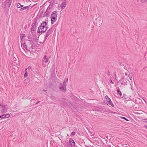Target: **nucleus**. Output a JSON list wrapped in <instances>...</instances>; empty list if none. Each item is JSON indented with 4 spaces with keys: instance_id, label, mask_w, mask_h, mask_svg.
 Returning <instances> with one entry per match:
<instances>
[{
    "instance_id": "34",
    "label": "nucleus",
    "mask_w": 147,
    "mask_h": 147,
    "mask_svg": "<svg viewBox=\"0 0 147 147\" xmlns=\"http://www.w3.org/2000/svg\"><path fill=\"white\" fill-rule=\"evenodd\" d=\"M40 102V101H39L37 102H36V103H35V104H38V103H39Z\"/></svg>"
},
{
    "instance_id": "44",
    "label": "nucleus",
    "mask_w": 147,
    "mask_h": 147,
    "mask_svg": "<svg viewBox=\"0 0 147 147\" xmlns=\"http://www.w3.org/2000/svg\"><path fill=\"white\" fill-rule=\"evenodd\" d=\"M130 74H129V76H128L130 75Z\"/></svg>"
},
{
    "instance_id": "23",
    "label": "nucleus",
    "mask_w": 147,
    "mask_h": 147,
    "mask_svg": "<svg viewBox=\"0 0 147 147\" xmlns=\"http://www.w3.org/2000/svg\"><path fill=\"white\" fill-rule=\"evenodd\" d=\"M5 118H9L10 116V115L9 114H5Z\"/></svg>"
},
{
    "instance_id": "32",
    "label": "nucleus",
    "mask_w": 147,
    "mask_h": 147,
    "mask_svg": "<svg viewBox=\"0 0 147 147\" xmlns=\"http://www.w3.org/2000/svg\"><path fill=\"white\" fill-rule=\"evenodd\" d=\"M108 96L107 95L105 96V100L107 99V98H109Z\"/></svg>"
},
{
    "instance_id": "42",
    "label": "nucleus",
    "mask_w": 147,
    "mask_h": 147,
    "mask_svg": "<svg viewBox=\"0 0 147 147\" xmlns=\"http://www.w3.org/2000/svg\"><path fill=\"white\" fill-rule=\"evenodd\" d=\"M42 90L44 91H46V90H45L44 89H43Z\"/></svg>"
},
{
    "instance_id": "26",
    "label": "nucleus",
    "mask_w": 147,
    "mask_h": 147,
    "mask_svg": "<svg viewBox=\"0 0 147 147\" xmlns=\"http://www.w3.org/2000/svg\"><path fill=\"white\" fill-rule=\"evenodd\" d=\"M56 20H54L53 19H51V23L52 24H54V22H55Z\"/></svg>"
},
{
    "instance_id": "27",
    "label": "nucleus",
    "mask_w": 147,
    "mask_h": 147,
    "mask_svg": "<svg viewBox=\"0 0 147 147\" xmlns=\"http://www.w3.org/2000/svg\"><path fill=\"white\" fill-rule=\"evenodd\" d=\"M121 118L123 119H124L125 120L127 121H129V120L127 118L124 117H121Z\"/></svg>"
},
{
    "instance_id": "46",
    "label": "nucleus",
    "mask_w": 147,
    "mask_h": 147,
    "mask_svg": "<svg viewBox=\"0 0 147 147\" xmlns=\"http://www.w3.org/2000/svg\"><path fill=\"white\" fill-rule=\"evenodd\" d=\"M67 80L68 81V79H67Z\"/></svg>"
},
{
    "instance_id": "22",
    "label": "nucleus",
    "mask_w": 147,
    "mask_h": 147,
    "mask_svg": "<svg viewBox=\"0 0 147 147\" xmlns=\"http://www.w3.org/2000/svg\"><path fill=\"white\" fill-rule=\"evenodd\" d=\"M25 36V34H22V36H21V35H20L21 39L22 40V39L23 38H24Z\"/></svg>"
},
{
    "instance_id": "30",
    "label": "nucleus",
    "mask_w": 147,
    "mask_h": 147,
    "mask_svg": "<svg viewBox=\"0 0 147 147\" xmlns=\"http://www.w3.org/2000/svg\"><path fill=\"white\" fill-rule=\"evenodd\" d=\"M75 132L73 131V132H72L71 134V136H74L75 135Z\"/></svg>"
},
{
    "instance_id": "2",
    "label": "nucleus",
    "mask_w": 147,
    "mask_h": 147,
    "mask_svg": "<svg viewBox=\"0 0 147 147\" xmlns=\"http://www.w3.org/2000/svg\"><path fill=\"white\" fill-rule=\"evenodd\" d=\"M92 19L93 23L95 25L99 26L102 23V22L101 20V18L98 15V16H97L96 14V15L93 17Z\"/></svg>"
},
{
    "instance_id": "41",
    "label": "nucleus",
    "mask_w": 147,
    "mask_h": 147,
    "mask_svg": "<svg viewBox=\"0 0 147 147\" xmlns=\"http://www.w3.org/2000/svg\"><path fill=\"white\" fill-rule=\"evenodd\" d=\"M143 100H144V101L146 102V101H145V99H144L143 98Z\"/></svg>"
},
{
    "instance_id": "33",
    "label": "nucleus",
    "mask_w": 147,
    "mask_h": 147,
    "mask_svg": "<svg viewBox=\"0 0 147 147\" xmlns=\"http://www.w3.org/2000/svg\"><path fill=\"white\" fill-rule=\"evenodd\" d=\"M129 79L130 80H132V77L131 76L130 77H129Z\"/></svg>"
},
{
    "instance_id": "5",
    "label": "nucleus",
    "mask_w": 147,
    "mask_h": 147,
    "mask_svg": "<svg viewBox=\"0 0 147 147\" xmlns=\"http://www.w3.org/2000/svg\"><path fill=\"white\" fill-rule=\"evenodd\" d=\"M49 60V58H48L46 55H45L42 60V65L44 67H45L46 65L45 64V63L48 62Z\"/></svg>"
},
{
    "instance_id": "36",
    "label": "nucleus",
    "mask_w": 147,
    "mask_h": 147,
    "mask_svg": "<svg viewBox=\"0 0 147 147\" xmlns=\"http://www.w3.org/2000/svg\"><path fill=\"white\" fill-rule=\"evenodd\" d=\"M144 127L147 129V125H144Z\"/></svg>"
},
{
    "instance_id": "38",
    "label": "nucleus",
    "mask_w": 147,
    "mask_h": 147,
    "mask_svg": "<svg viewBox=\"0 0 147 147\" xmlns=\"http://www.w3.org/2000/svg\"><path fill=\"white\" fill-rule=\"evenodd\" d=\"M125 75L126 76H128V74H127L126 72V73H125Z\"/></svg>"
},
{
    "instance_id": "4",
    "label": "nucleus",
    "mask_w": 147,
    "mask_h": 147,
    "mask_svg": "<svg viewBox=\"0 0 147 147\" xmlns=\"http://www.w3.org/2000/svg\"><path fill=\"white\" fill-rule=\"evenodd\" d=\"M12 0H6L5 2L2 4V5L4 7H5L6 6L9 7L11 3H12Z\"/></svg>"
},
{
    "instance_id": "12",
    "label": "nucleus",
    "mask_w": 147,
    "mask_h": 147,
    "mask_svg": "<svg viewBox=\"0 0 147 147\" xmlns=\"http://www.w3.org/2000/svg\"><path fill=\"white\" fill-rule=\"evenodd\" d=\"M59 88L63 92L65 91L66 90V87L63 85L60 86Z\"/></svg>"
},
{
    "instance_id": "20",
    "label": "nucleus",
    "mask_w": 147,
    "mask_h": 147,
    "mask_svg": "<svg viewBox=\"0 0 147 147\" xmlns=\"http://www.w3.org/2000/svg\"><path fill=\"white\" fill-rule=\"evenodd\" d=\"M26 69H26V70H25V74L24 75L25 77H27L28 76V73L27 71H26Z\"/></svg>"
},
{
    "instance_id": "39",
    "label": "nucleus",
    "mask_w": 147,
    "mask_h": 147,
    "mask_svg": "<svg viewBox=\"0 0 147 147\" xmlns=\"http://www.w3.org/2000/svg\"><path fill=\"white\" fill-rule=\"evenodd\" d=\"M31 98V97H29V96H28V97L27 98L29 99H30V98Z\"/></svg>"
},
{
    "instance_id": "25",
    "label": "nucleus",
    "mask_w": 147,
    "mask_h": 147,
    "mask_svg": "<svg viewBox=\"0 0 147 147\" xmlns=\"http://www.w3.org/2000/svg\"><path fill=\"white\" fill-rule=\"evenodd\" d=\"M113 79H112V78H110V82L111 83L113 84H114V83L113 81Z\"/></svg>"
},
{
    "instance_id": "18",
    "label": "nucleus",
    "mask_w": 147,
    "mask_h": 147,
    "mask_svg": "<svg viewBox=\"0 0 147 147\" xmlns=\"http://www.w3.org/2000/svg\"><path fill=\"white\" fill-rule=\"evenodd\" d=\"M23 5H21L20 3H18L17 4V7L18 8H21L22 7H23Z\"/></svg>"
},
{
    "instance_id": "9",
    "label": "nucleus",
    "mask_w": 147,
    "mask_h": 147,
    "mask_svg": "<svg viewBox=\"0 0 147 147\" xmlns=\"http://www.w3.org/2000/svg\"><path fill=\"white\" fill-rule=\"evenodd\" d=\"M120 82H121V84L123 85H127V81L124 78H122L120 80Z\"/></svg>"
},
{
    "instance_id": "7",
    "label": "nucleus",
    "mask_w": 147,
    "mask_h": 147,
    "mask_svg": "<svg viewBox=\"0 0 147 147\" xmlns=\"http://www.w3.org/2000/svg\"><path fill=\"white\" fill-rule=\"evenodd\" d=\"M57 11H55L52 13L51 16V19H53L54 20H57Z\"/></svg>"
},
{
    "instance_id": "21",
    "label": "nucleus",
    "mask_w": 147,
    "mask_h": 147,
    "mask_svg": "<svg viewBox=\"0 0 147 147\" xmlns=\"http://www.w3.org/2000/svg\"><path fill=\"white\" fill-rule=\"evenodd\" d=\"M23 46L27 50V45H26V42H24L23 44Z\"/></svg>"
},
{
    "instance_id": "3",
    "label": "nucleus",
    "mask_w": 147,
    "mask_h": 147,
    "mask_svg": "<svg viewBox=\"0 0 147 147\" xmlns=\"http://www.w3.org/2000/svg\"><path fill=\"white\" fill-rule=\"evenodd\" d=\"M38 23L37 22V20L35 19L34 20V21L32 25L31 32H34L36 31V29L38 26Z\"/></svg>"
},
{
    "instance_id": "19",
    "label": "nucleus",
    "mask_w": 147,
    "mask_h": 147,
    "mask_svg": "<svg viewBox=\"0 0 147 147\" xmlns=\"http://www.w3.org/2000/svg\"><path fill=\"white\" fill-rule=\"evenodd\" d=\"M113 75L114 76L113 77V78L114 79V78H116V72H114L113 73Z\"/></svg>"
},
{
    "instance_id": "15",
    "label": "nucleus",
    "mask_w": 147,
    "mask_h": 147,
    "mask_svg": "<svg viewBox=\"0 0 147 147\" xmlns=\"http://www.w3.org/2000/svg\"><path fill=\"white\" fill-rule=\"evenodd\" d=\"M66 6V3H63L61 5V7L63 9H64Z\"/></svg>"
},
{
    "instance_id": "29",
    "label": "nucleus",
    "mask_w": 147,
    "mask_h": 147,
    "mask_svg": "<svg viewBox=\"0 0 147 147\" xmlns=\"http://www.w3.org/2000/svg\"><path fill=\"white\" fill-rule=\"evenodd\" d=\"M66 85H67V84H66V82L65 81H64L63 82V86H64L66 87Z\"/></svg>"
},
{
    "instance_id": "13",
    "label": "nucleus",
    "mask_w": 147,
    "mask_h": 147,
    "mask_svg": "<svg viewBox=\"0 0 147 147\" xmlns=\"http://www.w3.org/2000/svg\"><path fill=\"white\" fill-rule=\"evenodd\" d=\"M21 7L20 10V11H23V10H25L26 9H27V10L29 9L30 8V7L29 6H25V7Z\"/></svg>"
},
{
    "instance_id": "11",
    "label": "nucleus",
    "mask_w": 147,
    "mask_h": 147,
    "mask_svg": "<svg viewBox=\"0 0 147 147\" xmlns=\"http://www.w3.org/2000/svg\"><path fill=\"white\" fill-rule=\"evenodd\" d=\"M26 43L27 45H28L31 48L32 47V43H33L32 40H28L26 41Z\"/></svg>"
},
{
    "instance_id": "45",
    "label": "nucleus",
    "mask_w": 147,
    "mask_h": 147,
    "mask_svg": "<svg viewBox=\"0 0 147 147\" xmlns=\"http://www.w3.org/2000/svg\"><path fill=\"white\" fill-rule=\"evenodd\" d=\"M59 83L60 84H61V83L60 82H59Z\"/></svg>"
},
{
    "instance_id": "24",
    "label": "nucleus",
    "mask_w": 147,
    "mask_h": 147,
    "mask_svg": "<svg viewBox=\"0 0 147 147\" xmlns=\"http://www.w3.org/2000/svg\"><path fill=\"white\" fill-rule=\"evenodd\" d=\"M0 118L2 119L5 118V114L2 115H0Z\"/></svg>"
},
{
    "instance_id": "1",
    "label": "nucleus",
    "mask_w": 147,
    "mask_h": 147,
    "mask_svg": "<svg viewBox=\"0 0 147 147\" xmlns=\"http://www.w3.org/2000/svg\"><path fill=\"white\" fill-rule=\"evenodd\" d=\"M47 24L48 22H46L42 23L38 28L37 32L44 33L45 32L48 28Z\"/></svg>"
},
{
    "instance_id": "16",
    "label": "nucleus",
    "mask_w": 147,
    "mask_h": 147,
    "mask_svg": "<svg viewBox=\"0 0 147 147\" xmlns=\"http://www.w3.org/2000/svg\"><path fill=\"white\" fill-rule=\"evenodd\" d=\"M117 93L118 94H119L120 96H121L122 94L121 92L119 90V88H118V89L117 90Z\"/></svg>"
},
{
    "instance_id": "40",
    "label": "nucleus",
    "mask_w": 147,
    "mask_h": 147,
    "mask_svg": "<svg viewBox=\"0 0 147 147\" xmlns=\"http://www.w3.org/2000/svg\"><path fill=\"white\" fill-rule=\"evenodd\" d=\"M34 100V99H32V100H31V102H32V101H33Z\"/></svg>"
},
{
    "instance_id": "35",
    "label": "nucleus",
    "mask_w": 147,
    "mask_h": 147,
    "mask_svg": "<svg viewBox=\"0 0 147 147\" xmlns=\"http://www.w3.org/2000/svg\"><path fill=\"white\" fill-rule=\"evenodd\" d=\"M31 69V67L30 66H29L28 67V69Z\"/></svg>"
},
{
    "instance_id": "8",
    "label": "nucleus",
    "mask_w": 147,
    "mask_h": 147,
    "mask_svg": "<svg viewBox=\"0 0 147 147\" xmlns=\"http://www.w3.org/2000/svg\"><path fill=\"white\" fill-rule=\"evenodd\" d=\"M105 101L106 102H107L106 104L107 105H110L113 107H114V105L111 102V100L110 98H107V99Z\"/></svg>"
},
{
    "instance_id": "14",
    "label": "nucleus",
    "mask_w": 147,
    "mask_h": 147,
    "mask_svg": "<svg viewBox=\"0 0 147 147\" xmlns=\"http://www.w3.org/2000/svg\"><path fill=\"white\" fill-rule=\"evenodd\" d=\"M49 12L48 11H46L44 13V16L46 17H48L49 16Z\"/></svg>"
},
{
    "instance_id": "43",
    "label": "nucleus",
    "mask_w": 147,
    "mask_h": 147,
    "mask_svg": "<svg viewBox=\"0 0 147 147\" xmlns=\"http://www.w3.org/2000/svg\"><path fill=\"white\" fill-rule=\"evenodd\" d=\"M124 68L125 69H126L127 68L126 67H124Z\"/></svg>"
},
{
    "instance_id": "28",
    "label": "nucleus",
    "mask_w": 147,
    "mask_h": 147,
    "mask_svg": "<svg viewBox=\"0 0 147 147\" xmlns=\"http://www.w3.org/2000/svg\"><path fill=\"white\" fill-rule=\"evenodd\" d=\"M121 99L123 100H125L126 98L125 97L123 96L121 97Z\"/></svg>"
},
{
    "instance_id": "6",
    "label": "nucleus",
    "mask_w": 147,
    "mask_h": 147,
    "mask_svg": "<svg viewBox=\"0 0 147 147\" xmlns=\"http://www.w3.org/2000/svg\"><path fill=\"white\" fill-rule=\"evenodd\" d=\"M52 29L50 28L49 29L47 32H46V34L45 36V41L46 39L48 38V37L52 33Z\"/></svg>"
},
{
    "instance_id": "31",
    "label": "nucleus",
    "mask_w": 147,
    "mask_h": 147,
    "mask_svg": "<svg viewBox=\"0 0 147 147\" xmlns=\"http://www.w3.org/2000/svg\"><path fill=\"white\" fill-rule=\"evenodd\" d=\"M50 7H49V6L47 9L46 11H48L49 12V11L50 10Z\"/></svg>"
},
{
    "instance_id": "17",
    "label": "nucleus",
    "mask_w": 147,
    "mask_h": 147,
    "mask_svg": "<svg viewBox=\"0 0 147 147\" xmlns=\"http://www.w3.org/2000/svg\"><path fill=\"white\" fill-rule=\"evenodd\" d=\"M105 73L107 74L108 76H109L110 75L111 71L109 70H108V71H106Z\"/></svg>"
},
{
    "instance_id": "10",
    "label": "nucleus",
    "mask_w": 147,
    "mask_h": 147,
    "mask_svg": "<svg viewBox=\"0 0 147 147\" xmlns=\"http://www.w3.org/2000/svg\"><path fill=\"white\" fill-rule=\"evenodd\" d=\"M69 142L70 143V145L72 147L75 146V143L74 141L71 138H70L69 139Z\"/></svg>"
},
{
    "instance_id": "37",
    "label": "nucleus",
    "mask_w": 147,
    "mask_h": 147,
    "mask_svg": "<svg viewBox=\"0 0 147 147\" xmlns=\"http://www.w3.org/2000/svg\"><path fill=\"white\" fill-rule=\"evenodd\" d=\"M59 99L58 98H57V97H55V99L56 100H59Z\"/></svg>"
}]
</instances>
